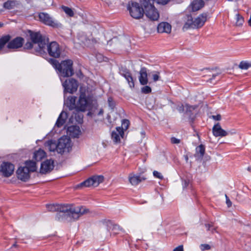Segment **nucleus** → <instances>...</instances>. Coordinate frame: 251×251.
Wrapping results in <instances>:
<instances>
[{"mask_svg":"<svg viewBox=\"0 0 251 251\" xmlns=\"http://www.w3.org/2000/svg\"><path fill=\"white\" fill-rule=\"evenodd\" d=\"M153 176L156 178H159L160 179H162L163 178V176L162 175V174L160 172H158V171H154L153 172Z\"/></svg>","mask_w":251,"mask_h":251,"instance_id":"c03bdc74","label":"nucleus"},{"mask_svg":"<svg viewBox=\"0 0 251 251\" xmlns=\"http://www.w3.org/2000/svg\"><path fill=\"white\" fill-rule=\"evenodd\" d=\"M189 183V180H184L183 181V183H182L183 188L187 187L188 186Z\"/></svg>","mask_w":251,"mask_h":251,"instance_id":"5fc2aeb1","label":"nucleus"},{"mask_svg":"<svg viewBox=\"0 0 251 251\" xmlns=\"http://www.w3.org/2000/svg\"><path fill=\"white\" fill-rule=\"evenodd\" d=\"M152 1L153 2L154 1L157 4L164 5L167 4L170 1V0H152Z\"/></svg>","mask_w":251,"mask_h":251,"instance_id":"37998d69","label":"nucleus"},{"mask_svg":"<svg viewBox=\"0 0 251 251\" xmlns=\"http://www.w3.org/2000/svg\"><path fill=\"white\" fill-rule=\"evenodd\" d=\"M217 74H213L212 75V78H214L215 76H216Z\"/></svg>","mask_w":251,"mask_h":251,"instance_id":"bf43d9fd","label":"nucleus"},{"mask_svg":"<svg viewBox=\"0 0 251 251\" xmlns=\"http://www.w3.org/2000/svg\"><path fill=\"white\" fill-rule=\"evenodd\" d=\"M173 251H183V246H179L176 248H175Z\"/></svg>","mask_w":251,"mask_h":251,"instance_id":"603ef678","label":"nucleus"},{"mask_svg":"<svg viewBox=\"0 0 251 251\" xmlns=\"http://www.w3.org/2000/svg\"><path fill=\"white\" fill-rule=\"evenodd\" d=\"M76 97L75 96H71L68 97L65 101V104L70 110L76 109V104L75 103Z\"/></svg>","mask_w":251,"mask_h":251,"instance_id":"b1692460","label":"nucleus"},{"mask_svg":"<svg viewBox=\"0 0 251 251\" xmlns=\"http://www.w3.org/2000/svg\"><path fill=\"white\" fill-rule=\"evenodd\" d=\"M67 118V114L66 112H62L56 122L55 125L58 127H61L65 123L66 119Z\"/></svg>","mask_w":251,"mask_h":251,"instance_id":"a878e982","label":"nucleus"},{"mask_svg":"<svg viewBox=\"0 0 251 251\" xmlns=\"http://www.w3.org/2000/svg\"><path fill=\"white\" fill-rule=\"evenodd\" d=\"M67 131L69 135L73 138L78 137L80 133V128L77 126H72L68 127Z\"/></svg>","mask_w":251,"mask_h":251,"instance_id":"4be33fe9","label":"nucleus"},{"mask_svg":"<svg viewBox=\"0 0 251 251\" xmlns=\"http://www.w3.org/2000/svg\"><path fill=\"white\" fill-rule=\"evenodd\" d=\"M39 21L43 24L53 28H61L62 24L54 20L49 14L40 12L38 14Z\"/></svg>","mask_w":251,"mask_h":251,"instance_id":"0eeeda50","label":"nucleus"},{"mask_svg":"<svg viewBox=\"0 0 251 251\" xmlns=\"http://www.w3.org/2000/svg\"><path fill=\"white\" fill-rule=\"evenodd\" d=\"M196 153L195 156L200 158H202L205 153V147L201 144L198 146L196 149Z\"/></svg>","mask_w":251,"mask_h":251,"instance_id":"2f4dec72","label":"nucleus"},{"mask_svg":"<svg viewBox=\"0 0 251 251\" xmlns=\"http://www.w3.org/2000/svg\"><path fill=\"white\" fill-rule=\"evenodd\" d=\"M45 146L48 148L50 151H56L57 152V144L55 141L49 140L45 143Z\"/></svg>","mask_w":251,"mask_h":251,"instance_id":"cd10ccee","label":"nucleus"},{"mask_svg":"<svg viewBox=\"0 0 251 251\" xmlns=\"http://www.w3.org/2000/svg\"><path fill=\"white\" fill-rule=\"evenodd\" d=\"M63 204H47V207L50 211H62L63 212L66 211L67 209L65 207H63Z\"/></svg>","mask_w":251,"mask_h":251,"instance_id":"393cba45","label":"nucleus"},{"mask_svg":"<svg viewBox=\"0 0 251 251\" xmlns=\"http://www.w3.org/2000/svg\"><path fill=\"white\" fill-rule=\"evenodd\" d=\"M143 6L137 2H131L129 3L127 7L130 16L134 19H140L142 18L144 14V8Z\"/></svg>","mask_w":251,"mask_h":251,"instance_id":"423d86ee","label":"nucleus"},{"mask_svg":"<svg viewBox=\"0 0 251 251\" xmlns=\"http://www.w3.org/2000/svg\"><path fill=\"white\" fill-rule=\"evenodd\" d=\"M25 164V167L27 168L29 172H34L36 171L37 167L35 162L31 160L26 161Z\"/></svg>","mask_w":251,"mask_h":251,"instance_id":"c756f323","label":"nucleus"},{"mask_svg":"<svg viewBox=\"0 0 251 251\" xmlns=\"http://www.w3.org/2000/svg\"><path fill=\"white\" fill-rule=\"evenodd\" d=\"M184 106L181 104L177 107V110L179 112H182L184 111Z\"/></svg>","mask_w":251,"mask_h":251,"instance_id":"6e6d98bb","label":"nucleus"},{"mask_svg":"<svg viewBox=\"0 0 251 251\" xmlns=\"http://www.w3.org/2000/svg\"><path fill=\"white\" fill-rule=\"evenodd\" d=\"M19 4V2L16 0H8L3 3V7L10 10L17 6Z\"/></svg>","mask_w":251,"mask_h":251,"instance_id":"bb28decb","label":"nucleus"},{"mask_svg":"<svg viewBox=\"0 0 251 251\" xmlns=\"http://www.w3.org/2000/svg\"><path fill=\"white\" fill-rule=\"evenodd\" d=\"M244 22V18L239 13L236 14V23L235 25L237 26H241Z\"/></svg>","mask_w":251,"mask_h":251,"instance_id":"c9c22d12","label":"nucleus"},{"mask_svg":"<svg viewBox=\"0 0 251 251\" xmlns=\"http://www.w3.org/2000/svg\"><path fill=\"white\" fill-rule=\"evenodd\" d=\"M171 142L174 144H177L180 142V140L176 137H173L171 138Z\"/></svg>","mask_w":251,"mask_h":251,"instance_id":"de8ad7c7","label":"nucleus"},{"mask_svg":"<svg viewBox=\"0 0 251 251\" xmlns=\"http://www.w3.org/2000/svg\"><path fill=\"white\" fill-rule=\"evenodd\" d=\"M29 173L28 169L25 167H20L16 171L18 178L23 181H26L29 179Z\"/></svg>","mask_w":251,"mask_h":251,"instance_id":"4468645a","label":"nucleus"},{"mask_svg":"<svg viewBox=\"0 0 251 251\" xmlns=\"http://www.w3.org/2000/svg\"><path fill=\"white\" fill-rule=\"evenodd\" d=\"M108 103H109V105L110 107H113L114 106V104H113V100H112V98H109L108 99Z\"/></svg>","mask_w":251,"mask_h":251,"instance_id":"864d4df0","label":"nucleus"},{"mask_svg":"<svg viewBox=\"0 0 251 251\" xmlns=\"http://www.w3.org/2000/svg\"><path fill=\"white\" fill-rule=\"evenodd\" d=\"M103 113V110L102 109H100L99 113H98V115H102Z\"/></svg>","mask_w":251,"mask_h":251,"instance_id":"13d9d810","label":"nucleus"},{"mask_svg":"<svg viewBox=\"0 0 251 251\" xmlns=\"http://www.w3.org/2000/svg\"><path fill=\"white\" fill-rule=\"evenodd\" d=\"M47 50L49 55L54 58H58L60 56L62 49L58 43L52 41L47 43Z\"/></svg>","mask_w":251,"mask_h":251,"instance_id":"6e6552de","label":"nucleus"},{"mask_svg":"<svg viewBox=\"0 0 251 251\" xmlns=\"http://www.w3.org/2000/svg\"><path fill=\"white\" fill-rule=\"evenodd\" d=\"M30 38L33 44H37L38 49L36 50L38 54H42L45 53V49L47 43L49 42V38L42 35L40 32H34L29 30Z\"/></svg>","mask_w":251,"mask_h":251,"instance_id":"20e7f679","label":"nucleus"},{"mask_svg":"<svg viewBox=\"0 0 251 251\" xmlns=\"http://www.w3.org/2000/svg\"><path fill=\"white\" fill-rule=\"evenodd\" d=\"M204 5V2L203 0H194L191 3L192 10L193 12L201 9Z\"/></svg>","mask_w":251,"mask_h":251,"instance_id":"5701e85b","label":"nucleus"},{"mask_svg":"<svg viewBox=\"0 0 251 251\" xmlns=\"http://www.w3.org/2000/svg\"><path fill=\"white\" fill-rule=\"evenodd\" d=\"M201 249L202 251L208 250L210 249V246L208 244H201Z\"/></svg>","mask_w":251,"mask_h":251,"instance_id":"49530a36","label":"nucleus"},{"mask_svg":"<svg viewBox=\"0 0 251 251\" xmlns=\"http://www.w3.org/2000/svg\"><path fill=\"white\" fill-rule=\"evenodd\" d=\"M25 238L26 239H29L30 238V237L29 236H27V235H25Z\"/></svg>","mask_w":251,"mask_h":251,"instance_id":"052dcab7","label":"nucleus"},{"mask_svg":"<svg viewBox=\"0 0 251 251\" xmlns=\"http://www.w3.org/2000/svg\"><path fill=\"white\" fill-rule=\"evenodd\" d=\"M239 67L242 70H247L251 67V62L242 61L240 63Z\"/></svg>","mask_w":251,"mask_h":251,"instance_id":"4c0bfd02","label":"nucleus"},{"mask_svg":"<svg viewBox=\"0 0 251 251\" xmlns=\"http://www.w3.org/2000/svg\"><path fill=\"white\" fill-rule=\"evenodd\" d=\"M88 106V101L86 98L85 94H81L79 100L76 103V109L81 111H85Z\"/></svg>","mask_w":251,"mask_h":251,"instance_id":"dca6fc26","label":"nucleus"},{"mask_svg":"<svg viewBox=\"0 0 251 251\" xmlns=\"http://www.w3.org/2000/svg\"><path fill=\"white\" fill-rule=\"evenodd\" d=\"M70 143L71 140L69 138L66 136L61 137L58 139L57 144V152L60 154L63 153L65 150L70 147Z\"/></svg>","mask_w":251,"mask_h":251,"instance_id":"9b49d317","label":"nucleus"},{"mask_svg":"<svg viewBox=\"0 0 251 251\" xmlns=\"http://www.w3.org/2000/svg\"><path fill=\"white\" fill-rule=\"evenodd\" d=\"M3 23H0V27H2L3 26Z\"/></svg>","mask_w":251,"mask_h":251,"instance_id":"680f3d73","label":"nucleus"},{"mask_svg":"<svg viewBox=\"0 0 251 251\" xmlns=\"http://www.w3.org/2000/svg\"><path fill=\"white\" fill-rule=\"evenodd\" d=\"M212 117L214 120L216 121H220L221 119V116L220 114H217V115H213Z\"/></svg>","mask_w":251,"mask_h":251,"instance_id":"3c124183","label":"nucleus"},{"mask_svg":"<svg viewBox=\"0 0 251 251\" xmlns=\"http://www.w3.org/2000/svg\"><path fill=\"white\" fill-rule=\"evenodd\" d=\"M139 74V80L140 84L142 85H146L148 83L147 69L145 67L141 68Z\"/></svg>","mask_w":251,"mask_h":251,"instance_id":"aec40b11","label":"nucleus"},{"mask_svg":"<svg viewBox=\"0 0 251 251\" xmlns=\"http://www.w3.org/2000/svg\"><path fill=\"white\" fill-rule=\"evenodd\" d=\"M91 186H94V179L92 177L81 182L77 187H90Z\"/></svg>","mask_w":251,"mask_h":251,"instance_id":"473e14b6","label":"nucleus"},{"mask_svg":"<svg viewBox=\"0 0 251 251\" xmlns=\"http://www.w3.org/2000/svg\"><path fill=\"white\" fill-rule=\"evenodd\" d=\"M15 242L14 244L12 245L11 248H17L18 247V245H17V238H15Z\"/></svg>","mask_w":251,"mask_h":251,"instance_id":"4d7b16f0","label":"nucleus"},{"mask_svg":"<svg viewBox=\"0 0 251 251\" xmlns=\"http://www.w3.org/2000/svg\"><path fill=\"white\" fill-rule=\"evenodd\" d=\"M205 227H206L207 231H210L212 233H213L214 231L217 232V227H215L213 223L205 224Z\"/></svg>","mask_w":251,"mask_h":251,"instance_id":"58836bf2","label":"nucleus"},{"mask_svg":"<svg viewBox=\"0 0 251 251\" xmlns=\"http://www.w3.org/2000/svg\"><path fill=\"white\" fill-rule=\"evenodd\" d=\"M11 37L10 35H6L0 38V50H1L6 44L9 42Z\"/></svg>","mask_w":251,"mask_h":251,"instance_id":"7c9ffc66","label":"nucleus"},{"mask_svg":"<svg viewBox=\"0 0 251 251\" xmlns=\"http://www.w3.org/2000/svg\"><path fill=\"white\" fill-rule=\"evenodd\" d=\"M14 169V165L13 164L4 162L1 164L0 172L3 176L8 177L13 174Z\"/></svg>","mask_w":251,"mask_h":251,"instance_id":"9d476101","label":"nucleus"},{"mask_svg":"<svg viewBox=\"0 0 251 251\" xmlns=\"http://www.w3.org/2000/svg\"><path fill=\"white\" fill-rule=\"evenodd\" d=\"M185 107L186 108V113L191 116L193 114V111L197 108V106L185 104Z\"/></svg>","mask_w":251,"mask_h":251,"instance_id":"f704fd0d","label":"nucleus"},{"mask_svg":"<svg viewBox=\"0 0 251 251\" xmlns=\"http://www.w3.org/2000/svg\"><path fill=\"white\" fill-rule=\"evenodd\" d=\"M94 179V187H97L99 184L102 182L104 180V177L102 176H92Z\"/></svg>","mask_w":251,"mask_h":251,"instance_id":"72a5a7b5","label":"nucleus"},{"mask_svg":"<svg viewBox=\"0 0 251 251\" xmlns=\"http://www.w3.org/2000/svg\"><path fill=\"white\" fill-rule=\"evenodd\" d=\"M141 5L144 8V14L151 21H157L159 18V13L153 5L152 0H142Z\"/></svg>","mask_w":251,"mask_h":251,"instance_id":"39448f33","label":"nucleus"},{"mask_svg":"<svg viewBox=\"0 0 251 251\" xmlns=\"http://www.w3.org/2000/svg\"><path fill=\"white\" fill-rule=\"evenodd\" d=\"M64 88V92L73 93L75 92L78 87L77 81L73 78H69L62 83Z\"/></svg>","mask_w":251,"mask_h":251,"instance_id":"1a4fd4ad","label":"nucleus"},{"mask_svg":"<svg viewBox=\"0 0 251 251\" xmlns=\"http://www.w3.org/2000/svg\"><path fill=\"white\" fill-rule=\"evenodd\" d=\"M129 121L128 120L124 119L122 121V126L121 128H123V131L126 130L129 126Z\"/></svg>","mask_w":251,"mask_h":251,"instance_id":"ea45409f","label":"nucleus"},{"mask_svg":"<svg viewBox=\"0 0 251 251\" xmlns=\"http://www.w3.org/2000/svg\"><path fill=\"white\" fill-rule=\"evenodd\" d=\"M172 26L167 22H162L157 26V30L160 33H170L171 31Z\"/></svg>","mask_w":251,"mask_h":251,"instance_id":"412c9836","label":"nucleus"},{"mask_svg":"<svg viewBox=\"0 0 251 251\" xmlns=\"http://www.w3.org/2000/svg\"><path fill=\"white\" fill-rule=\"evenodd\" d=\"M61 8L63 11L69 17L74 16V12L71 8L63 5L62 6Z\"/></svg>","mask_w":251,"mask_h":251,"instance_id":"e433bc0d","label":"nucleus"},{"mask_svg":"<svg viewBox=\"0 0 251 251\" xmlns=\"http://www.w3.org/2000/svg\"><path fill=\"white\" fill-rule=\"evenodd\" d=\"M248 171H250V170H251V168H250V167H248Z\"/></svg>","mask_w":251,"mask_h":251,"instance_id":"e2e57ef3","label":"nucleus"},{"mask_svg":"<svg viewBox=\"0 0 251 251\" xmlns=\"http://www.w3.org/2000/svg\"><path fill=\"white\" fill-rule=\"evenodd\" d=\"M54 162L51 159L46 160L41 163L40 172L42 174L50 172L54 168Z\"/></svg>","mask_w":251,"mask_h":251,"instance_id":"2eb2a0df","label":"nucleus"},{"mask_svg":"<svg viewBox=\"0 0 251 251\" xmlns=\"http://www.w3.org/2000/svg\"><path fill=\"white\" fill-rule=\"evenodd\" d=\"M49 62L58 71L61 76L69 77L74 74L73 68V62L71 59L62 61L59 63L56 59L50 58Z\"/></svg>","mask_w":251,"mask_h":251,"instance_id":"f03ea898","label":"nucleus"},{"mask_svg":"<svg viewBox=\"0 0 251 251\" xmlns=\"http://www.w3.org/2000/svg\"><path fill=\"white\" fill-rule=\"evenodd\" d=\"M226 198V203L228 207H230L232 204V202L229 200V198L226 195H225Z\"/></svg>","mask_w":251,"mask_h":251,"instance_id":"8fccbe9b","label":"nucleus"},{"mask_svg":"<svg viewBox=\"0 0 251 251\" xmlns=\"http://www.w3.org/2000/svg\"><path fill=\"white\" fill-rule=\"evenodd\" d=\"M151 91V88L149 86H145L141 88V92L143 94H149Z\"/></svg>","mask_w":251,"mask_h":251,"instance_id":"79ce46f5","label":"nucleus"},{"mask_svg":"<svg viewBox=\"0 0 251 251\" xmlns=\"http://www.w3.org/2000/svg\"><path fill=\"white\" fill-rule=\"evenodd\" d=\"M112 226V230L113 231V234H117L118 231L120 230V227L117 225H113Z\"/></svg>","mask_w":251,"mask_h":251,"instance_id":"a18cd8bd","label":"nucleus"},{"mask_svg":"<svg viewBox=\"0 0 251 251\" xmlns=\"http://www.w3.org/2000/svg\"><path fill=\"white\" fill-rule=\"evenodd\" d=\"M212 132L215 137H224L228 135V132L222 128L219 123L214 126L212 128Z\"/></svg>","mask_w":251,"mask_h":251,"instance_id":"f3484780","label":"nucleus"},{"mask_svg":"<svg viewBox=\"0 0 251 251\" xmlns=\"http://www.w3.org/2000/svg\"><path fill=\"white\" fill-rule=\"evenodd\" d=\"M187 20L183 26V30H187L189 28H199L202 27L206 21L207 14L206 13L200 14L194 20L192 15H187Z\"/></svg>","mask_w":251,"mask_h":251,"instance_id":"7ed1b4c3","label":"nucleus"},{"mask_svg":"<svg viewBox=\"0 0 251 251\" xmlns=\"http://www.w3.org/2000/svg\"><path fill=\"white\" fill-rule=\"evenodd\" d=\"M151 77L154 82H156L160 78L159 73L158 72H153L151 73Z\"/></svg>","mask_w":251,"mask_h":251,"instance_id":"a19ab883","label":"nucleus"},{"mask_svg":"<svg viewBox=\"0 0 251 251\" xmlns=\"http://www.w3.org/2000/svg\"><path fill=\"white\" fill-rule=\"evenodd\" d=\"M67 209L66 211H58L55 216L57 221L72 222L78 220L82 215L89 212V210L84 206L74 207L72 205L64 204L62 206Z\"/></svg>","mask_w":251,"mask_h":251,"instance_id":"f257e3e1","label":"nucleus"},{"mask_svg":"<svg viewBox=\"0 0 251 251\" xmlns=\"http://www.w3.org/2000/svg\"><path fill=\"white\" fill-rule=\"evenodd\" d=\"M33 47V43L31 42H27L25 44V48L26 49H30Z\"/></svg>","mask_w":251,"mask_h":251,"instance_id":"09e8293b","label":"nucleus"},{"mask_svg":"<svg viewBox=\"0 0 251 251\" xmlns=\"http://www.w3.org/2000/svg\"><path fill=\"white\" fill-rule=\"evenodd\" d=\"M46 155V153L45 151L42 149H39L38 151L34 152L33 158L36 161H40L44 158Z\"/></svg>","mask_w":251,"mask_h":251,"instance_id":"c85d7f7f","label":"nucleus"},{"mask_svg":"<svg viewBox=\"0 0 251 251\" xmlns=\"http://www.w3.org/2000/svg\"><path fill=\"white\" fill-rule=\"evenodd\" d=\"M119 73L126 78L130 88L134 87V82L129 70L122 66L119 68Z\"/></svg>","mask_w":251,"mask_h":251,"instance_id":"ddd939ff","label":"nucleus"},{"mask_svg":"<svg viewBox=\"0 0 251 251\" xmlns=\"http://www.w3.org/2000/svg\"><path fill=\"white\" fill-rule=\"evenodd\" d=\"M25 42L24 39L22 37H17L10 40L7 44L6 47L9 50H16L23 47Z\"/></svg>","mask_w":251,"mask_h":251,"instance_id":"f8f14e48","label":"nucleus"},{"mask_svg":"<svg viewBox=\"0 0 251 251\" xmlns=\"http://www.w3.org/2000/svg\"><path fill=\"white\" fill-rule=\"evenodd\" d=\"M146 179V178L141 175H137L131 174L128 176L129 181L132 185H137Z\"/></svg>","mask_w":251,"mask_h":251,"instance_id":"6ab92c4d","label":"nucleus"},{"mask_svg":"<svg viewBox=\"0 0 251 251\" xmlns=\"http://www.w3.org/2000/svg\"><path fill=\"white\" fill-rule=\"evenodd\" d=\"M124 132L123 128L120 126L116 127V131H113L111 133V138L115 143L120 142V137H123Z\"/></svg>","mask_w":251,"mask_h":251,"instance_id":"a211bd4d","label":"nucleus"}]
</instances>
